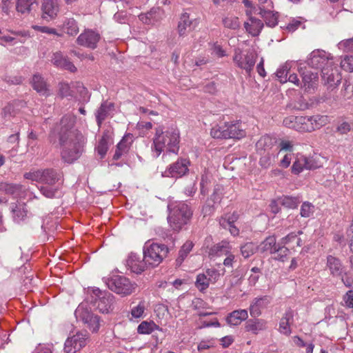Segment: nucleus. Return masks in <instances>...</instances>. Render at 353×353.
Listing matches in <instances>:
<instances>
[{"instance_id":"1","label":"nucleus","mask_w":353,"mask_h":353,"mask_svg":"<svg viewBox=\"0 0 353 353\" xmlns=\"http://www.w3.org/2000/svg\"><path fill=\"white\" fill-rule=\"evenodd\" d=\"M75 121L73 116H63L54 126L50 136V142L53 141V136L58 137L62 147V159L68 163H72L79 158L85 143V137L74 128Z\"/></svg>"},{"instance_id":"2","label":"nucleus","mask_w":353,"mask_h":353,"mask_svg":"<svg viewBox=\"0 0 353 353\" xmlns=\"http://www.w3.org/2000/svg\"><path fill=\"white\" fill-rule=\"evenodd\" d=\"M179 132L177 129H169L163 132L157 129L154 138V150L159 156L164 150L174 153L179 150Z\"/></svg>"},{"instance_id":"3","label":"nucleus","mask_w":353,"mask_h":353,"mask_svg":"<svg viewBox=\"0 0 353 353\" xmlns=\"http://www.w3.org/2000/svg\"><path fill=\"white\" fill-rule=\"evenodd\" d=\"M168 208L170 214L168 220L170 226L174 231L179 232L190 222L192 216V211L186 203L183 202L170 203Z\"/></svg>"},{"instance_id":"4","label":"nucleus","mask_w":353,"mask_h":353,"mask_svg":"<svg viewBox=\"0 0 353 353\" xmlns=\"http://www.w3.org/2000/svg\"><path fill=\"white\" fill-rule=\"evenodd\" d=\"M211 136L214 139H240L246 135L245 130L239 121L223 122L211 129Z\"/></svg>"},{"instance_id":"5","label":"nucleus","mask_w":353,"mask_h":353,"mask_svg":"<svg viewBox=\"0 0 353 353\" xmlns=\"http://www.w3.org/2000/svg\"><path fill=\"white\" fill-rule=\"evenodd\" d=\"M169 248L165 244L152 243L143 248V256L148 268H155L167 257Z\"/></svg>"},{"instance_id":"6","label":"nucleus","mask_w":353,"mask_h":353,"mask_svg":"<svg viewBox=\"0 0 353 353\" xmlns=\"http://www.w3.org/2000/svg\"><path fill=\"white\" fill-rule=\"evenodd\" d=\"M104 281L110 290L121 296L131 294L136 288V285L123 276L113 275L104 279Z\"/></svg>"},{"instance_id":"7","label":"nucleus","mask_w":353,"mask_h":353,"mask_svg":"<svg viewBox=\"0 0 353 353\" xmlns=\"http://www.w3.org/2000/svg\"><path fill=\"white\" fill-rule=\"evenodd\" d=\"M257 54L253 50H248L243 54L239 48L234 50L233 61L239 68L245 70L246 73L250 74L256 62Z\"/></svg>"},{"instance_id":"8","label":"nucleus","mask_w":353,"mask_h":353,"mask_svg":"<svg viewBox=\"0 0 353 353\" xmlns=\"http://www.w3.org/2000/svg\"><path fill=\"white\" fill-rule=\"evenodd\" d=\"M94 295V305L101 313H108L112 310L114 296L108 292H102L99 288L92 290Z\"/></svg>"},{"instance_id":"9","label":"nucleus","mask_w":353,"mask_h":353,"mask_svg":"<svg viewBox=\"0 0 353 353\" xmlns=\"http://www.w3.org/2000/svg\"><path fill=\"white\" fill-rule=\"evenodd\" d=\"M89 335L86 331L79 332L72 336L68 337L64 344L65 353H76L85 346Z\"/></svg>"},{"instance_id":"10","label":"nucleus","mask_w":353,"mask_h":353,"mask_svg":"<svg viewBox=\"0 0 353 353\" xmlns=\"http://www.w3.org/2000/svg\"><path fill=\"white\" fill-rule=\"evenodd\" d=\"M77 319L81 321L84 324L87 325L88 327L92 332H97L100 323L99 317L94 314L91 311L84 307L83 305H79L75 311Z\"/></svg>"},{"instance_id":"11","label":"nucleus","mask_w":353,"mask_h":353,"mask_svg":"<svg viewBox=\"0 0 353 353\" xmlns=\"http://www.w3.org/2000/svg\"><path fill=\"white\" fill-rule=\"evenodd\" d=\"M333 57L330 54L322 50L312 51L307 60V64L314 68H321L333 63Z\"/></svg>"},{"instance_id":"12","label":"nucleus","mask_w":353,"mask_h":353,"mask_svg":"<svg viewBox=\"0 0 353 353\" xmlns=\"http://www.w3.org/2000/svg\"><path fill=\"white\" fill-rule=\"evenodd\" d=\"M322 80L330 88L336 87L341 81V75L337 66L333 62L332 65L324 66L321 70Z\"/></svg>"},{"instance_id":"13","label":"nucleus","mask_w":353,"mask_h":353,"mask_svg":"<svg viewBox=\"0 0 353 353\" xmlns=\"http://www.w3.org/2000/svg\"><path fill=\"white\" fill-rule=\"evenodd\" d=\"M317 162L312 157H307L303 155H297L295 161L292 167V172L294 174H299L304 169L312 170L318 168Z\"/></svg>"},{"instance_id":"14","label":"nucleus","mask_w":353,"mask_h":353,"mask_svg":"<svg viewBox=\"0 0 353 353\" xmlns=\"http://www.w3.org/2000/svg\"><path fill=\"white\" fill-rule=\"evenodd\" d=\"M100 39L99 34L92 31L87 30L81 33L77 38V42L79 45L95 49L97 46V43Z\"/></svg>"},{"instance_id":"15","label":"nucleus","mask_w":353,"mask_h":353,"mask_svg":"<svg viewBox=\"0 0 353 353\" xmlns=\"http://www.w3.org/2000/svg\"><path fill=\"white\" fill-rule=\"evenodd\" d=\"M133 135L130 133L126 134L120 142L117 145L114 154L112 159L117 161L121 158L122 156L128 154L130 148L133 142Z\"/></svg>"},{"instance_id":"16","label":"nucleus","mask_w":353,"mask_h":353,"mask_svg":"<svg viewBox=\"0 0 353 353\" xmlns=\"http://www.w3.org/2000/svg\"><path fill=\"white\" fill-rule=\"evenodd\" d=\"M190 161L186 159H178L175 163L170 165L166 172L168 176L171 177H181L188 171Z\"/></svg>"},{"instance_id":"17","label":"nucleus","mask_w":353,"mask_h":353,"mask_svg":"<svg viewBox=\"0 0 353 353\" xmlns=\"http://www.w3.org/2000/svg\"><path fill=\"white\" fill-rule=\"evenodd\" d=\"M326 268L333 277L342 276L345 274V268L341 260L332 255L327 256Z\"/></svg>"},{"instance_id":"18","label":"nucleus","mask_w":353,"mask_h":353,"mask_svg":"<svg viewBox=\"0 0 353 353\" xmlns=\"http://www.w3.org/2000/svg\"><path fill=\"white\" fill-rule=\"evenodd\" d=\"M51 61L58 68L67 70L71 72H75L77 71V68L60 51L53 53L51 57Z\"/></svg>"},{"instance_id":"19","label":"nucleus","mask_w":353,"mask_h":353,"mask_svg":"<svg viewBox=\"0 0 353 353\" xmlns=\"http://www.w3.org/2000/svg\"><path fill=\"white\" fill-rule=\"evenodd\" d=\"M42 17L47 20L54 19L59 11V0H43Z\"/></svg>"},{"instance_id":"20","label":"nucleus","mask_w":353,"mask_h":353,"mask_svg":"<svg viewBox=\"0 0 353 353\" xmlns=\"http://www.w3.org/2000/svg\"><path fill=\"white\" fill-rule=\"evenodd\" d=\"M270 302V298L268 296H263L254 299L249 308L251 316H259L261 314V310L266 307Z\"/></svg>"},{"instance_id":"21","label":"nucleus","mask_w":353,"mask_h":353,"mask_svg":"<svg viewBox=\"0 0 353 353\" xmlns=\"http://www.w3.org/2000/svg\"><path fill=\"white\" fill-rule=\"evenodd\" d=\"M254 14L259 15L263 19L267 26L273 28L278 23V14L274 13L270 10H266L264 8L259 6L254 10Z\"/></svg>"},{"instance_id":"22","label":"nucleus","mask_w":353,"mask_h":353,"mask_svg":"<svg viewBox=\"0 0 353 353\" xmlns=\"http://www.w3.org/2000/svg\"><path fill=\"white\" fill-rule=\"evenodd\" d=\"M301 77L302 83H301V87L303 88L307 92L314 90L318 82L317 73L305 70L301 73Z\"/></svg>"},{"instance_id":"23","label":"nucleus","mask_w":353,"mask_h":353,"mask_svg":"<svg viewBox=\"0 0 353 353\" xmlns=\"http://www.w3.org/2000/svg\"><path fill=\"white\" fill-rule=\"evenodd\" d=\"M232 246L227 241H222L210 248L208 254L212 258L215 256H226L231 252Z\"/></svg>"},{"instance_id":"24","label":"nucleus","mask_w":353,"mask_h":353,"mask_svg":"<svg viewBox=\"0 0 353 353\" xmlns=\"http://www.w3.org/2000/svg\"><path fill=\"white\" fill-rule=\"evenodd\" d=\"M41 183L48 185H54L61 178V174L53 168L41 170Z\"/></svg>"},{"instance_id":"25","label":"nucleus","mask_w":353,"mask_h":353,"mask_svg":"<svg viewBox=\"0 0 353 353\" xmlns=\"http://www.w3.org/2000/svg\"><path fill=\"white\" fill-rule=\"evenodd\" d=\"M127 265L129 269L134 273L141 274L143 272L145 268H148L145 261V257L141 260L135 254H131L127 260Z\"/></svg>"},{"instance_id":"26","label":"nucleus","mask_w":353,"mask_h":353,"mask_svg":"<svg viewBox=\"0 0 353 353\" xmlns=\"http://www.w3.org/2000/svg\"><path fill=\"white\" fill-rule=\"evenodd\" d=\"M263 21L255 17H250L248 21L245 22L244 27L246 31L252 37L258 36L263 28Z\"/></svg>"},{"instance_id":"27","label":"nucleus","mask_w":353,"mask_h":353,"mask_svg":"<svg viewBox=\"0 0 353 353\" xmlns=\"http://www.w3.org/2000/svg\"><path fill=\"white\" fill-rule=\"evenodd\" d=\"M114 105L108 101H103L97 111L96 120L99 127L106 119L110 113L113 111Z\"/></svg>"},{"instance_id":"28","label":"nucleus","mask_w":353,"mask_h":353,"mask_svg":"<svg viewBox=\"0 0 353 353\" xmlns=\"http://www.w3.org/2000/svg\"><path fill=\"white\" fill-rule=\"evenodd\" d=\"M267 321L262 319H254L248 320L245 325L246 332L257 334L259 332L266 330Z\"/></svg>"},{"instance_id":"29","label":"nucleus","mask_w":353,"mask_h":353,"mask_svg":"<svg viewBox=\"0 0 353 353\" xmlns=\"http://www.w3.org/2000/svg\"><path fill=\"white\" fill-rule=\"evenodd\" d=\"M11 212L14 221L19 222L27 216L28 211L25 203L17 202L12 204Z\"/></svg>"},{"instance_id":"30","label":"nucleus","mask_w":353,"mask_h":353,"mask_svg":"<svg viewBox=\"0 0 353 353\" xmlns=\"http://www.w3.org/2000/svg\"><path fill=\"white\" fill-rule=\"evenodd\" d=\"M32 85L33 88L41 95L48 96L49 89L44 79L39 74H35L32 77Z\"/></svg>"},{"instance_id":"31","label":"nucleus","mask_w":353,"mask_h":353,"mask_svg":"<svg viewBox=\"0 0 353 353\" xmlns=\"http://www.w3.org/2000/svg\"><path fill=\"white\" fill-rule=\"evenodd\" d=\"M248 317V314L246 310H237L228 314L226 321L229 325H238L243 321L246 320Z\"/></svg>"},{"instance_id":"32","label":"nucleus","mask_w":353,"mask_h":353,"mask_svg":"<svg viewBox=\"0 0 353 353\" xmlns=\"http://www.w3.org/2000/svg\"><path fill=\"white\" fill-rule=\"evenodd\" d=\"M294 313L291 309L288 310L281 318L279 330L281 333L289 335L291 333L290 323L293 321Z\"/></svg>"},{"instance_id":"33","label":"nucleus","mask_w":353,"mask_h":353,"mask_svg":"<svg viewBox=\"0 0 353 353\" xmlns=\"http://www.w3.org/2000/svg\"><path fill=\"white\" fill-rule=\"evenodd\" d=\"M111 139V134L109 131H104L102 137L96 148L97 153L103 158L108 150V144Z\"/></svg>"},{"instance_id":"34","label":"nucleus","mask_w":353,"mask_h":353,"mask_svg":"<svg viewBox=\"0 0 353 353\" xmlns=\"http://www.w3.org/2000/svg\"><path fill=\"white\" fill-rule=\"evenodd\" d=\"M193 21L190 19L189 14L183 13L181 16L178 25V32L180 36L186 34L188 31L191 30Z\"/></svg>"},{"instance_id":"35","label":"nucleus","mask_w":353,"mask_h":353,"mask_svg":"<svg viewBox=\"0 0 353 353\" xmlns=\"http://www.w3.org/2000/svg\"><path fill=\"white\" fill-rule=\"evenodd\" d=\"M19 103L17 101L8 103L2 109V117L6 120H10L11 118L15 117L19 110Z\"/></svg>"},{"instance_id":"36","label":"nucleus","mask_w":353,"mask_h":353,"mask_svg":"<svg viewBox=\"0 0 353 353\" xmlns=\"http://www.w3.org/2000/svg\"><path fill=\"white\" fill-rule=\"evenodd\" d=\"M312 132L320 129L329 123L328 117L326 115L316 114L310 117Z\"/></svg>"},{"instance_id":"37","label":"nucleus","mask_w":353,"mask_h":353,"mask_svg":"<svg viewBox=\"0 0 353 353\" xmlns=\"http://www.w3.org/2000/svg\"><path fill=\"white\" fill-rule=\"evenodd\" d=\"M277 246L275 236H270L261 243L259 249L261 252H269L273 254L274 252H276Z\"/></svg>"},{"instance_id":"38","label":"nucleus","mask_w":353,"mask_h":353,"mask_svg":"<svg viewBox=\"0 0 353 353\" xmlns=\"http://www.w3.org/2000/svg\"><path fill=\"white\" fill-rule=\"evenodd\" d=\"M272 145V138L269 136H263L256 143V148L260 154H264Z\"/></svg>"},{"instance_id":"39","label":"nucleus","mask_w":353,"mask_h":353,"mask_svg":"<svg viewBox=\"0 0 353 353\" xmlns=\"http://www.w3.org/2000/svg\"><path fill=\"white\" fill-rule=\"evenodd\" d=\"M63 30L65 33L74 36L79 33V26L73 18L67 19L63 24Z\"/></svg>"},{"instance_id":"40","label":"nucleus","mask_w":353,"mask_h":353,"mask_svg":"<svg viewBox=\"0 0 353 353\" xmlns=\"http://www.w3.org/2000/svg\"><path fill=\"white\" fill-rule=\"evenodd\" d=\"M37 0H17V10L21 14L29 13Z\"/></svg>"},{"instance_id":"41","label":"nucleus","mask_w":353,"mask_h":353,"mask_svg":"<svg viewBox=\"0 0 353 353\" xmlns=\"http://www.w3.org/2000/svg\"><path fill=\"white\" fill-rule=\"evenodd\" d=\"M296 130L299 132H312L310 117H298Z\"/></svg>"},{"instance_id":"42","label":"nucleus","mask_w":353,"mask_h":353,"mask_svg":"<svg viewBox=\"0 0 353 353\" xmlns=\"http://www.w3.org/2000/svg\"><path fill=\"white\" fill-rule=\"evenodd\" d=\"M22 185L19 184L3 182L0 183V190L8 194H17L21 191Z\"/></svg>"},{"instance_id":"43","label":"nucleus","mask_w":353,"mask_h":353,"mask_svg":"<svg viewBox=\"0 0 353 353\" xmlns=\"http://www.w3.org/2000/svg\"><path fill=\"white\" fill-rule=\"evenodd\" d=\"M194 246V244L190 241H187L181 247L179 252V256L176 259V262L178 263H181L184 259L186 258L188 254L190 252V251L192 250V248Z\"/></svg>"},{"instance_id":"44","label":"nucleus","mask_w":353,"mask_h":353,"mask_svg":"<svg viewBox=\"0 0 353 353\" xmlns=\"http://www.w3.org/2000/svg\"><path fill=\"white\" fill-rule=\"evenodd\" d=\"M219 224L223 228L228 229L232 235L234 236L239 235V230L234 225H232L230 222H229V219L225 215L223 214L221 216L219 219Z\"/></svg>"},{"instance_id":"45","label":"nucleus","mask_w":353,"mask_h":353,"mask_svg":"<svg viewBox=\"0 0 353 353\" xmlns=\"http://www.w3.org/2000/svg\"><path fill=\"white\" fill-rule=\"evenodd\" d=\"M257 249L258 246L255 243L248 242L241 247V253L245 259H247L253 255Z\"/></svg>"},{"instance_id":"46","label":"nucleus","mask_w":353,"mask_h":353,"mask_svg":"<svg viewBox=\"0 0 353 353\" xmlns=\"http://www.w3.org/2000/svg\"><path fill=\"white\" fill-rule=\"evenodd\" d=\"M157 327V325L154 322L143 321L139 325L137 332L141 334H150Z\"/></svg>"},{"instance_id":"47","label":"nucleus","mask_w":353,"mask_h":353,"mask_svg":"<svg viewBox=\"0 0 353 353\" xmlns=\"http://www.w3.org/2000/svg\"><path fill=\"white\" fill-rule=\"evenodd\" d=\"M52 186V185L41 186L39 189L40 192L44 196L48 199L55 198L58 196L59 193V185L56 186L55 188Z\"/></svg>"},{"instance_id":"48","label":"nucleus","mask_w":353,"mask_h":353,"mask_svg":"<svg viewBox=\"0 0 353 353\" xmlns=\"http://www.w3.org/2000/svg\"><path fill=\"white\" fill-rule=\"evenodd\" d=\"M210 283L207 275L199 274L196 276L195 285L200 292H203L209 287Z\"/></svg>"},{"instance_id":"49","label":"nucleus","mask_w":353,"mask_h":353,"mask_svg":"<svg viewBox=\"0 0 353 353\" xmlns=\"http://www.w3.org/2000/svg\"><path fill=\"white\" fill-rule=\"evenodd\" d=\"M223 25L225 28L236 30L240 26L239 19L236 17L228 16L223 19Z\"/></svg>"},{"instance_id":"50","label":"nucleus","mask_w":353,"mask_h":353,"mask_svg":"<svg viewBox=\"0 0 353 353\" xmlns=\"http://www.w3.org/2000/svg\"><path fill=\"white\" fill-rule=\"evenodd\" d=\"M290 250L288 248H285V246H280L278 245L276 249V252H273L274 254V259L276 260L284 261L287 259Z\"/></svg>"},{"instance_id":"51","label":"nucleus","mask_w":353,"mask_h":353,"mask_svg":"<svg viewBox=\"0 0 353 353\" xmlns=\"http://www.w3.org/2000/svg\"><path fill=\"white\" fill-rule=\"evenodd\" d=\"M300 203L297 197L284 196L281 200V204L288 208H296Z\"/></svg>"},{"instance_id":"52","label":"nucleus","mask_w":353,"mask_h":353,"mask_svg":"<svg viewBox=\"0 0 353 353\" xmlns=\"http://www.w3.org/2000/svg\"><path fill=\"white\" fill-rule=\"evenodd\" d=\"M289 70L290 68L287 64L282 65L277 70L276 76L281 83H284L288 81V74Z\"/></svg>"},{"instance_id":"53","label":"nucleus","mask_w":353,"mask_h":353,"mask_svg":"<svg viewBox=\"0 0 353 353\" xmlns=\"http://www.w3.org/2000/svg\"><path fill=\"white\" fill-rule=\"evenodd\" d=\"M341 95L345 101L351 99L353 95L352 87H351L350 84L347 81L343 83Z\"/></svg>"},{"instance_id":"54","label":"nucleus","mask_w":353,"mask_h":353,"mask_svg":"<svg viewBox=\"0 0 353 353\" xmlns=\"http://www.w3.org/2000/svg\"><path fill=\"white\" fill-rule=\"evenodd\" d=\"M341 67L349 72H353V54L347 55L341 61Z\"/></svg>"},{"instance_id":"55","label":"nucleus","mask_w":353,"mask_h":353,"mask_svg":"<svg viewBox=\"0 0 353 353\" xmlns=\"http://www.w3.org/2000/svg\"><path fill=\"white\" fill-rule=\"evenodd\" d=\"M25 179L41 183V170H31L23 174Z\"/></svg>"},{"instance_id":"56","label":"nucleus","mask_w":353,"mask_h":353,"mask_svg":"<svg viewBox=\"0 0 353 353\" xmlns=\"http://www.w3.org/2000/svg\"><path fill=\"white\" fill-rule=\"evenodd\" d=\"M223 188L221 185H216L214 188V192L210 196V200L212 201L213 204L220 203L222 199Z\"/></svg>"},{"instance_id":"57","label":"nucleus","mask_w":353,"mask_h":353,"mask_svg":"<svg viewBox=\"0 0 353 353\" xmlns=\"http://www.w3.org/2000/svg\"><path fill=\"white\" fill-rule=\"evenodd\" d=\"M314 206L309 203L304 202L301 208V215L303 217H309L314 212Z\"/></svg>"},{"instance_id":"58","label":"nucleus","mask_w":353,"mask_h":353,"mask_svg":"<svg viewBox=\"0 0 353 353\" xmlns=\"http://www.w3.org/2000/svg\"><path fill=\"white\" fill-rule=\"evenodd\" d=\"M154 12L153 10H150L147 13L141 14L139 16V19L145 24H152L156 21L154 19Z\"/></svg>"},{"instance_id":"59","label":"nucleus","mask_w":353,"mask_h":353,"mask_svg":"<svg viewBox=\"0 0 353 353\" xmlns=\"http://www.w3.org/2000/svg\"><path fill=\"white\" fill-rule=\"evenodd\" d=\"M292 109L296 110H305L308 108V103L301 97L298 101L290 105Z\"/></svg>"},{"instance_id":"60","label":"nucleus","mask_w":353,"mask_h":353,"mask_svg":"<svg viewBox=\"0 0 353 353\" xmlns=\"http://www.w3.org/2000/svg\"><path fill=\"white\" fill-rule=\"evenodd\" d=\"M205 274L207 275L209 281L213 283L216 282L220 276L219 272L216 269H208Z\"/></svg>"},{"instance_id":"61","label":"nucleus","mask_w":353,"mask_h":353,"mask_svg":"<svg viewBox=\"0 0 353 353\" xmlns=\"http://www.w3.org/2000/svg\"><path fill=\"white\" fill-rule=\"evenodd\" d=\"M145 311V305L143 302H140L138 305L132 308L131 314L134 318L141 317Z\"/></svg>"},{"instance_id":"62","label":"nucleus","mask_w":353,"mask_h":353,"mask_svg":"<svg viewBox=\"0 0 353 353\" xmlns=\"http://www.w3.org/2000/svg\"><path fill=\"white\" fill-rule=\"evenodd\" d=\"M338 47L340 50L343 51H348L353 50V37L341 41L338 43Z\"/></svg>"},{"instance_id":"63","label":"nucleus","mask_w":353,"mask_h":353,"mask_svg":"<svg viewBox=\"0 0 353 353\" xmlns=\"http://www.w3.org/2000/svg\"><path fill=\"white\" fill-rule=\"evenodd\" d=\"M59 94L61 97H65L72 95V91L68 83H61L59 85Z\"/></svg>"},{"instance_id":"64","label":"nucleus","mask_w":353,"mask_h":353,"mask_svg":"<svg viewBox=\"0 0 353 353\" xmlns=\"http://www.w3.org/2000/svg\"><path fill=\"white\" fill-rule=\"evenodd\" d=\"M343 300L345 303V305L350 307L353 308V291L349 290L343 298Z\"/></svg>"}]
</instances>
